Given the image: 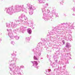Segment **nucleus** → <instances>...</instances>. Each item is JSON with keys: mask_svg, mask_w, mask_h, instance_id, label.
<instances>
[{"mask_svg": "<svg viewBox=\"0 0 75 75\" xmlns=\"http://www.w3.org/2000/svg\"><path fill=\"white\" fill-rule=\"evenodd\" d=\"M28 33L29 34H31V30L30 29H28Z\"/></svg>", "mask_w": 75, "mask_h": 75, "instance_id": "obj_1", "label": "nucleus"}, {"mask_svg": "<svg viewBox=\"0 0 75 75\" xmlns=\"http://www.w3.org/2000/svg\"><path fill=\"white\" fill-rule=\"evenodd\" d=\"M63 42V44H65V41H64V40H63L62 41Z\"/></svg>", "mask_w": 75, "mask_h": 75, "instance_id": "obj_2", "label": "nucleus"}]
</instances>
